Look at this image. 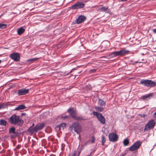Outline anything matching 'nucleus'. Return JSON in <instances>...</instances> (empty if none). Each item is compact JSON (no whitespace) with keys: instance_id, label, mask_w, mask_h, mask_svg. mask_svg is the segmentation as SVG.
<instances>
[{"instance_id":"nucleus-1","label":"nucleus","mask_w":156,"mask_h":156,"mask_svg":"<svg viewBox=\"0 0 156 156\" xmlns=\"http://www.w3.org/2000/svg\"><path fill=\"white\" fill-rule=\"evenodd\" d=\"M9 122L12 125L21 126L23 123L22 119L18 115H12L8 119Z\"/></svg>"},{"instance_id":"nucleus-2","label":"nucleus","mask_w":156,"mask_h":156,"mask_svg":"<svg viewBox=\"0 0 156 156\" xmlns=\"http://www.w3.org/2000/svg\"><path fill=\"white\" fill-rule=\"evenodd\" d=\"M82 129L81 126L78 122H73L70 126L69 129L71 131L73 132V130L77 134H79Z\"/></svg>"},{"instance_id":"nucleus-3","label":"nucleus","mask_w":156,"mask_h":156,"mask_svg":"<svg viewBox=\"0 0 156 156\" xmlns=\"http://www.w3.org/2000/svg\"><path fill=\"white\" fill-rule=\"evenodd\" d=\"M140 83L147 87H153L156 85L155 82L149 80L142 79L141 80Z\"/></svg>"},{"instance_id":"nucleus-4","label":"nucleus","mask_w":156,"mask_h":156,"mask_svg":"<svg viewBox=\"0 0 156 156\" xmlns=\"http://www.w3.org/2000/svg\"><path fill=\"white\" fill-rule=\"evenodd\" d=\"M128 50H121L119 51H116L112 52L109 55L111 57H116L119 56H122L129 52Z\"/></svg>"},{"instance_id":"nucleus-5","label":"nucleus","mask_w":156,"mask_h":156,"mask_svg":"<svg viewBox=\"0 0 156 156\" xmlns=\"http://www.w3.org/2000/svg\"><path fill=\"white\" fill-rule=\"evenodd\" d=\"M155 122L153 119L149 120L145 126L144 131V132H147L148 131L152 129L154 127Z\"/></svg>"},{"instance_id":"nucleus-6","label":"nucleus","mask_w":156,"mask_h":156,"mask_svg":"<svg viewBox=\"0 0 156 156\" xmlns=\"http://www.w3.org/2000/svg\"><path fill=\"white\" fill-rule=\"evenodd\" d=\"M44 124L42 123L37 125L35 127L32 128H31V127H30L28 129V130H29L30 132L31 133L36 132L38 130L42 129L44 128Z\"/></svg>"},{"instance_id":"nucleus-7","label":"nucleus","mask_w":156,"mask_h":156,"mask_svg":"<svg viewBox=\"0 0 156 156\" xmlns=\"http://www.w3.org/2000/svg\"><path fill=\"white\" fill-rule=\"evenodd\" d=\"M93 114L94 115L96 116L97 119L99 120L101 123L102 124L105 123V119L101 114L94 111L93 112Z\"/></svg>"},{"instance_id":"nucleus-8","label":"nucleus","mask_w":156,"mask_h":156,"mask_svg":"<svg viewBox=\"0 0 156 156\" xmlns=\"http://www.w3.org/2000/svg\"><path fill=\"white\" fill-rule=\"evenodd\" d=\"M85 4L83 2H78L71 6L70 8L72 9H78L84 7Z\"/></svg>"},{"instance_id":"nucleus-9","label":"nucleus","mask_w":156,"mask_h":156,"mask_svg":"<svg viewBox=\"0 0 156 156\" xmlns=\"http://www.w3.org/2000/svg\"><path fill=\"white\" fill-rule=\"evenodd\" d=\"M142 143V141H137L134 143L129 148V150L131 151H133L138 149Z\"/></svg>"},{"instance_id":"nucleus-10","label":"nucleus","mask_w":156,"mask_h":156,"mask_svg":"<svg viewBox=\"0 0 156 156\" xmlns=\"http://www.w3.org/2000/svg\"><path fill=\"white\" fill-rule=\"evenodd\" d=\"M9 57L15 61H19L20 58V55L18 53H12L10 55Z\"/></svg>"},{"instance_id":"nucleus-11","label":"nucleus","mask_w":156,"mask_h":156,"mask_svg":"<svg viewBox=\"0 0 156 156\" xmlns=\"http://www.w3.org/2000/svg\"><path fill=\"white\" fill-rule=\"evenodd\" d=\"M108 138L110 141L113 142L116 141L118 138L117 135L114 133H110L108 135Z\"/></svg>"},{"instance_id":"nucleus-12","label":"nucleus","mask_w":156,"mask_h":156,"mask_svg":"<svg viewBox=\"0 0 156 156\" xmlns=\"http://www.w3.org/2000/svg\"><path fill=\"white\" fill-rule=\"evenodd\" d=\"M70 116L74 119L76 115V112L74 110L73 108H70L67 110Z\"/></svg>"},{"instance_id":"nucleus-13","label":"nucleus","mask_w":156,"mask_h":156,"mask_svg":"<svg viewBox=\"0 0 156 156\" xmlns=\"http://www.w3.org/2000/svg\"><path fill=\"white\" fill-rule=\"evenodd\" d=\"M29 89L23 88L18 90V94L19 96L25 95L28 93L29 92Z\"/></svg>"},{"instance_id":"nucleus-14","label":"nucleus","mask_w":156,"mask_h":156,"mask_svg":"<svg viewBox=\"0 0 156 156\" xmlns=\"http://www.w3.org/2000/svg\"><path fill=\"white\" fill-rule=\"evenodd\" d=\"M86 19V17L85 16L80 15L76 19V23L77 24H79L84 21Z\"/></svg>"},{"instance_id":"nucleus-15","label":"nucleus","mask_w":156,"mask_h":156,"mask_svg":"<svg viewBox=\"0 0 156 156\" xmlns=\"http://www.w3.org/2000/svg\"><path fill=\"white\" fill-rule=\"evenodd\" d=\"M99 10L102 12H105L108 13L109 12V9H108V8L106 7H103L99 9Z\"/></svg>"},{"instance_id":"nucleus-16","label":"nucleus","mask_w":156,"mask_h":156,"mask_svg":"<svg viewBox=\"0 0 156 156\" xmlns=\"http://www.w3.org/2000/svg\"><path fill=\"white\" fill-rule=\"evenodd\" d=\"M26 108V106L24 105H21L16 107L14 110H23Z\"/></svg>"},{"instance_id":"nucleus-17","label":"nucleus","mask_w":156,"mask_h":156,"mask_svg":"<svg viewBox=\"0 0 156 156\" xmlns=\"http://www.w3.org/2000/svg\"><path fill=\"white\" fill-rule=\"evenodd\" d=\"M25 31V29L22 27H21L17 30V33L18 35H20Z\"/></svg>"},{"instance_id":"nucleus-18","label":"nucleus","mask_w":156,"mask_h":156,"mask_svg":"<svg viewBox=\"0 0 156 156\" xmlns=\"http://www.w3.org/2000/svg\"><path fill=\"white\" fill-rule=\"evenodd\" d=\"M74 119L76 121L84 120L86 119L84 117H82L81 116H77V115L76 116Z\"/></svg>"},{"instance_id":"nucleus-19","label":"nucleus","mask_w":156,"mask_h":156,"mask_svg":"<svg viewBox=\"0 0 156 156\" xmlns=\"http://www.w3.org/2000/svg\"><path fill=\"white\" fill-rule=\"evenodd\" d=\"M98 103L101 106H105L106 102L103 100L100 99L98 100Z\"/></svg>"},{"instance_id":"nucleus-20","label":"nucleus","mask_w":156,"mask_h":156,"mask_svg":"<svg viewBox=\"0 0 156 156\" xmlns=\"http://www.w3.org/2000/svg\"><path fill=\"white\" fill-rule=\"evenodd\" d=\"M9 132L10 133H12L13 134L16 133L15 132V127H12L9 129Z\"/></svg>"},{"instance_id":"nucleus-21","label":"nucleus","mask_w":156,"mask_h":156,"mask_svg":"<svg viewBox=\"0 0 156 156\" xmlns=\"http://www.w3.org/2000/svg\"><path fill=\"white\" fill-rule=\"evenodd\" d=\"M7 122L4 120L1 119L0 120V125L1 126H5L6 125Z\"/></svg>"},{"instance_id":"nucleus-22","label":"nucleus","mask_w":156,"mask_h":156,"mask_svg":"<svg viewBox=\"0 0 156 156\" xmlns=\"http://www.w3.org/2000/svg\"><path fill=\"white\" fill-rule=\"evenodd\" d=\"M151 96V94L145 95L142 96V98L144 100H145L146 99L150 98Z\"/></svg>"},{"instance_id":"nucleus-23","label":"nucleus","mask_w":156,"mask_h":156,"mask_svg":"<svg viewBox=\"0 0 156 156\" xmlns=\"http://www.w3.org/2000/svg\"><path fill=\"white\" fill-rule=\"evenodd\" d=\"M129 143V140L127 138L124 139L123 141V144L124 146H127Z\"/></svg>"},{"instance_id":"nucleus-24","label":"nucleus","mask_w":156,"mask_h":156,"mask_svg":"<svg viewBox=\"0 0 156 156\" xmlns=\"http://www.w3.org/2000/svg\"><path fill=\"white\" fill-rule=\"evenodd\" d=\"M95 108L97 110H98L100 112H102L103 110L104 109V108H103L96 106L95 107Z\"/></svg>"},{"instance_id":"nucleus-25","label":"nucleus","mask_w":156,"mask_h":156,"mask_svg":"<svg viewBox=\"0 0 156 156\" xmlns=\"http://www.w3.org/2000/svg\"><path fill=\"white\" fill-rule=\"evenodd\" d=\"M105 142V139L104 135H102L101 136L102 144L103 145Z\"/></svg>"},{"instance_id":"nucleus-26","label":"nucleus","mask_w":156,"mask_h":156,"mask_svg":"<svg viewBox=\"0 0 156 156\" xmlns=\"http://www.w3.org/2000/svg\"><path fill=\"white\" fill-rule=\"evenodd\" d=\"M6 27L7 25L5 24L0 23V29L5 28Z\"/></svg>"},{"instance_id":"nucleus-27","label":"nucleus","mask_w":156,"mask_h":156,"mask_svg":"<svg viewBox=\"0 0 156 156\" xmlns=\"http://www.w3.org/2000/svg\"><path fill=\"white\" fill-rule=\"evenodd\" d=\"M79 146L78 148L77 149V151H76V156H79L80 153L81 151L79 150Z\"/></svg>"},{"instance_id":"nucleus-28","label":"nucleus","mask_w":156,"mask_h":156,"mask_svg":"<svg viewBox=\"0 0 156 156\" xmlns=\"http://www.w3.org/2000/svg\"><path fill=\"white\" fill-rule=\"evenodd\" d=\"M76 156V150L73 151V152L72 154H69L68 156Z\"/></svg>"},{"instance_id":"nucleus-29","label":"nucleus","mask_w":156,"mask_h":156,"mask_svg":"<svg viewBox=\"0 0 156 156\" xmlns=\"http://www.w3.org/2000/svg\"><path fill=\"white\" fill-rule=\"evenodd\" d=\"M6 106V105L4 103H2L0 105V107L1 109L2 108H5Z\"/></svg>"},{"instance_id":"nucleus-30","label":"nucleus","mask_w":156,"mask_h":156,"mask_svg":"<svg viewBox=\"0 0 156 156\" xmlns=\"http://www.w3.org/2000/svg\"><path fill=\"white\" fill-rule=\"evenodd\" d=\"M37 60V58H31L30 59L27 60V62H34L36 61Z\"/></svg>"},{"instance_id":"nucleus-31","label":"nucleus","mask_w":156,"mask_h":156,"mask_svg":"<svg viewBox=\"0 0 156 156\" xmlns=\"http://www.w3.org/2000/svg\"><path fill=\"white\" fill-rule=\"evenodd\" d=\"M95 139L94 136H92L91 137V142L92 144L94 143L95 142Z\"/></svg>"},{"instance_id":"nucleus-32","label":"nucleus","mask_w":156,"mask_h":156,"mask_svg":"<svg viewBox=\"0 0 156 156\" xmlns=\"http://www.w3.org/2000/svg\"><path fill=\"white\" fill-rule=\"evenodd\" d=\"M69 116L66 115L63 116H62L61 117V119H65L68 118L69 117Z\"/></svg>"},{"instance_id":"nucleus-33","label":"nucleus","mask_w":156,"mask_h":156,"mask_svg":"<svg viewBox=\"0 0 156 156\" xmlns=\"http://www.w3.org/2000/svg\"><path fill=\"white\" fill-rule=\"evenodd\" d=\"M96 69H91L90 70L89 73H94L96 72Z\"/></svg>"},{"instance_id":"nucleus-34","label":"nucleus","mask_w":156,"mask_h":156,"mask_svg":"<svg viewBox=\"0 0 156 156\" xmlns=\"http://www.w3.org/2000/svg\"><path fill=\"white\" fill-rule=\"evenodd\" d=\"M74 69H72L69 72H68V73H67V72H66L65 73V75H68V74H69L70 73H71L73 70Z\"/></svg>"},{"instance_id":"nucleus-35","label":"nucleus","mask_w":156,"mask_h":156,"mask_svg":"<svg viewBox=\"0 0 156 156\" xmlns=\"http://www.w3.org/2000/svg\"><path fill=\"white\" fill-rule=\"evenodd\" d=\"M90 140H88L87 141L86 143H84L83 144L84 146H85L86 145H87L88 144H90Z\"/></svg>"},{"instance_id":"nucleus-36","label":"nucleus","mask_w":156,"mask_h":156,"mask_svg":"<svg viewBox=\"0 0 156 156\" xmlns=\"http://www.w3.org/2000/svg\"><path fill=\"white\" fill-rule=\"evenodd\" d=\"M60 126L61 127H62L63 128L64 127H66V125L65 123H61L60 124Z\"/></svg>"},{"instance_id":"nucleus-37","label":"nucleus","mask_w":156,"mask_h":156,"mask_svg":"<svg viewBox=\"0 0 156 156\" xmlns=\"http://www.w3.org/2000/svg\"><path fill=\"white\" fill-rule=\"evenodd\" d=\"M85 146H84L83 144L82 145L80 148V150L82 151L84 147Z\"/></svg>"},{"instance_id":"nucleus-38","label":"nucleus","mask_w":156,"mask_h":156,"mask_svg":"<svg viewBox=\"0 0 156 156\" xmlns=\"http://www.w3.org/2000/svg\"><path fill=\"white\" fill-rule=\"evenodd\" d=\"M126 154V151H125L124 153H121L120 156H123L124 155H125Z\"/></svg>"},{"instance_id":"nucleus-39","label":"nucleus","mask_w":156,"mask_h":156,"mask_svg":"<svg viewBox=\"0 0 156 156\" xmlns=\"http://www.w3.org/2000/svg\"><path fill=\"white\" fill-rule=\"evenodd\" d=\"M153 31L154 33L156 34V29H153Z\"/></svg>"},{"instance_id":"nucleus-40","label":"nucleus","mask_w":156,"mask_h":156,"mask_svg":"<svg viewBox=\"0 0 156 156\" xmlns=\"http://www.w3.org/2000/svg\"><path fill=\"white\" fill-rule=\"evenodd\" d=\"M92 152H90V153L86 156H91Z\"/></svg>"},{"instance_id":"nucleus-41","label":"nucleus","mask_w":156,"mask_h":156,"mask_svg":"<svg viewBox=\"0 0 156 156\" xmlns=\"http://www.w3.org/2000/svg\"><path fill=\"white\" fill-rule=\"evenodd\" d=\"M153 116L154 117L156 118V111L155 112V113L153 115Z\"/></svg>"},{"instance_id":"nucleus-42","label":"nucleus","mask_w":156,"mask_h":156,"mask_svg":"<svg viewBox=\"0 0 156 156\" xmlns=\"http://www.w3.org/2000/svg\"><path fill=\"white\" fill-rule=\"evenodd\" d=\"M78 139L80 141L81 140L80 135V134L79 135V136L78 137Z\"/></svg>"},{"instance_id":"nucleus-43","label":"nucleus","mask_w":156,"mask_h":156,"mask_svg":"<svg viewBox=\"0 0 156 156\" xmlns=\"http://www.w3.org/2000/svg\"><path fill=\"white\" fill-rule=\"evenodd\" d=\"M146 116V115H145V114H144L143 115H141V116L142 117H145V116Z\"/></svg>"},{"instance_id":"nucleus-44","label":"nucleus","mask_w":156,"mask_h":156,"mask_svg":"<svg viewBox=\"0 0 156 156\" xmlns=\"http://www.w3.org/2000/svg\"><path fill=\"white\" fill-rule=\"evenodd\" d=\"M138 62L140 63L141 62H138V61H136V62H135V63H137Z\"/></svg>"},{"instance_id":"nucleus-45","label":"nucleus","mask_w":156,"mask_h":156,"mask_svg":"<svg viewBox=\"0 0 156 156\" xmlns=\"http://www.w3.org/2000/svg\"><path fill=\"white\" fill-rule=\"evenodd\" d=\"M34 146V144H32V145H31V147H33V146Z\"/></svg>"},{"instance_id":"nucleus-46","label":"nucleus","mask_w":156,"mask_h":156,"mask_svg":"<svg viewBox=\"0 0 156 156\" xmlns=\"http://www.w3.org/2000/svg\"><path fill=\"white\" fill-rule=\"evenodd\" d=\"M24 114H25V113H22L21 114H22V115H24Z\"/></svg>"},{"instance_id":"nucleus-47","label":"nucleus","mask_w":156,"mask_h":156,"mask_svg":"<svg viewBox=\"0 0 156 156\" xmlns=\"http://www.w3.org/2000/svg\"><path fill=\"white\" fill-rule=\"evenodd\" d=\"M2 61L1 60H0V63Z\"/></svg>"},{"instance_id":"nucleus-48","label":"nucleus","mask_w":156,"mask_h":156,"mask_svg":"<svg viewBox=\"0 0 156 156\" xmlns=\"http://www.w3.org/2000/svg\"><path fill=\"white\" fill-rule=\"evenodd\" d=\"M34 125V123H33V125H32V126H33Z\"/></svg>"}]
</instances>
